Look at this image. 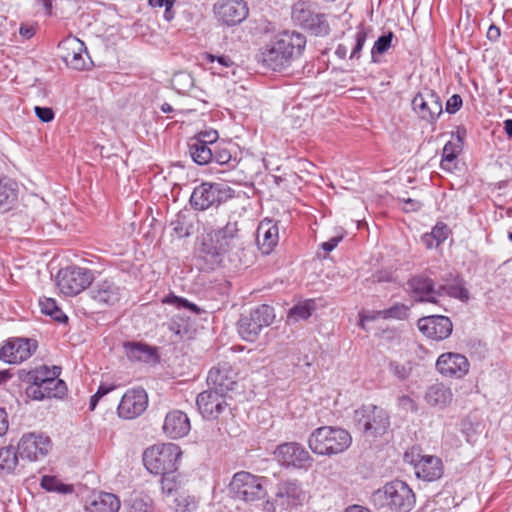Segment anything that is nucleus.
I'll use <instances>...</instances> for the list:
<instances>
[{"label": "nucleus", "mask_w": 512, "mask_h": 512, "mask_svg": "<svg viewBox=\"0 0 512 512\" xmlns=\"http://www.w3.org/2000/svg\"><path fill=\"white\" fill-rule=\"evenodd\" d=\"M306 38L298 32H284L262 47L257 55L262 64H283L297 60L305 49Z\"/></svg>", "instance_id": "3"}, {"label": "nucleus", "mask_w": 512, "mask_h": 512, "mask_svg": "<svg viewBox=\"0 0 512 512\" xmlns=\"http://www.w3.org/2000/svg\"><path fill=\"white\" fill-rule=\"evenodd\" d=\"M462 145L456 144L451 141L447 142L443 148L441 168L444 170H450V163H452L459 153L461 152Z\"/></svg>", "instance_id": "41"}, {"label": "nucleus", "mask_w": 512, "mask_h": 512, "mask_svg": "<svg viewBox=\"0 0 512 512\" xmlns=\"http://www.w3.org/2000/svg\"><path fill=\"white\" fill-rule=\"evenodd\" d=\"M427 456L428 455L421 454V449L419 447L413 446L411 449L404 453V461L412 465L416 472L420 466V463H422V461L425 460Z\"/></svg>", "instance_id": "48"}, {"label": "nucleus", "mask_w": 512, "mask_h": 512, "mask_svg": "<svg viewBox=\"0 0 512 512\" xmlns=\"http://www.w3.org/2000/svg\"><path fill=\"white\" fill-rule=\"evenodd\" d=\"M161 478V489L163 494L171 496L177 490V483L175 481L174 473L172 474H160Z\"/></svg>", "instance_id": "50"}, {"label": "nucleus", "mask_w": 512, "mask_h": 512, "mask_svg": "<svg viewBox=\"0 0 512 512\" xmlns=\"http://www.w3.org/2000/svg\"><path fill=\"white\" fill-rule=\"evenodd\" d=\"M352 443L350 433L340 427L316 428L308 438V446L317 455L332 456L346 451Z\"/></svg>", "instance_id": "4"}, {"label": "nucleus", "mask_w": 512, "mask_h": 512, "mask_svg": "<svg viewBox=\"0 0 512 512\" xmlns=\"http://www.w3.org/2000/svg\"><path fill=\"white\" fill-rule=\"evenodd\" d=\"M342 240V236H335L330 238L328 241L323 242L321 244L322 249L325 252H331L333 249H335L338 245V243Z\"/></svg>", "instance_id": "60"}, {"label": "nucleus", "mask_w": 512, "mask_h": 512, "mask_svg": "<svg viewBox=\"0 0 512 512\" xmlns=\"http://www.w3.org/2000/svg\"><path fill=\"white\" fill-rule=\"evenodd\" d=\"M19 33L25 39H30L35 34V28L33 26L21 25Z\"/></svg>", "instance_id": "64"}, {"label": "nucleus", "mask_w": 512, "mask_h": 512, "mask_svg": "<svg viewBox=\"0 0 512 512\" xmlns=\"http://www.w3.org/2000/svg\"><path fill=\"white\" fill-rule=\"evenodd\" d=\"M17 196V183L8 177L0 178V212L10 210Z\"/></svg>", "instance_id": "31"}, {"label": "nucleus", "mask_w": 512, "mask_h": 512, "mask_svg": "<svg viewBox=\"0 0 512 512\" xmlns=\"http://www.w3.org/2000/svg\"><path fill=\"white\" fill-rule=\"evenodd\" d=\"M215 60L218 61V64L224 65L229 64L230 59L227 56H215L208 52H202L200 53L199 57H197V64H202L203 62H214Z\"/></svg>", "instance_id": "54"}, {"label": "nucleus", "mask_w": 512, "mask_h": 512, "mask_svg": "<svg viewBox=\"0 0 512 512\" xmlns=\"http://www.w3.org/2000/svg\"><path fill=\"white\" fill-rule=\"evenodd\" d=\"M418 328L428 338L439 341L451 335L453 324L446 316L432 315L419 319Z\"/></svg>", "instance_id": "21"}, {"label": "nucleus", "mask_w": 512, "mask_h": 512, "mask_svg": "<svg viewBox=\"0 0 512 512\" xmlns=\"http://www.w3.org/2000/svg\"><path fill=\"white\" fill-rule=\"evenodd\" d=\"M424 400L431 407L444 409L453 400V393L450 387L443 383H434L427 387Z\"/></svg>", "instance_id": "28"}, {"label": "nucleus", "mask_w": 512, "mask_h": 512, "mask_svg": "<svg viewBox=\"0 0 512 512\" xmlns=\"http://www.w3.org/2000/svg\"><path fill=\"white\" fill-rule=\"evenodd\" d=\"M49 316L58 323H66L68 321V317L60 307H57Z\"/></svg>", "instance_id": "62"}, {"label": "nucleus", "mask_w": 512, "mask_h": 512, "mask_svg": "<svg viewBox=\"0 0 512 512\" xmlns=\"http://www.w3.org/2000/svg\"><path fill=\"white\" fill-rule=\"evenodd\" d=\"M213 162L225 166L228 170L234 169L239 164L235 146L229 142H220L214 145Z\"/></svg>", "instance_id": "29"}, {"label": "nucleus", "mask_w": 512, "mask_h": 512, "mask_svg": "<svg viewBox=\"0 0 512 512\" xmlns=\"http://www.w3.org/2000/svg\"><path fill=\"white\" fill-rule=\"evenodd\" d=\"M404 203L403 210L405 212H415L421 209L422 203L416 199L403 198L401 199Z\"/></svg>", "instance_id": "58"}, {"label": "nucleus", "mask_w": 512, "mask_h": 512, "mask_svg": "<svg viewBox=\"0 0 512 512\" xmlns=\"http://www.w3.org/2000/svg\"><path fill=\"white\" fill-rule=\"evenodd\" d=\"M409 308L402 304L397 303L388 309L377 311V315L382 319H405L408 316Z\"/></svg>", "instance_id": "46"}, {"label": "nucleus", "mask_w": 512, "mask_h": 512, "mask_svg": "<svg viewBox=\"0 0 512 512\" xmlns=\"http://www.w3.org/2000/svg\"><path fill=\"white\" fill-rule=\"evenodd\" d=\"M171 81L174 88L178 90L187 89L191 87L193 83L191 76L184 72L175 73Z\"/></svg>", "instance_id": "52"}, {"label": "nucleus", "mask_w": 512, "mask_h": 512, "mask_svg": "<svg viewBox=\"0 0 512 512\" xmlns=\"http://www.w3.org/2000/svg\"><path fill=\"white\" fill-rule=\"evenodd\" d=\"M312 13L313 12L307 2L297 1L292 6L291 17L295 23L303 27L304 25H307V22L310 19L309 17H312Z\"/></svg>", "instance_id": "40"}, {"label": "nucleus", "mask_w": 512, "mask_h": 512, "mask_svg": "<svg viewBox=\"0 0 512 512\" xmlns=\"http://www.w3.org/2000/svg\"><path fill=\"white\" fill-rule=\"evenodd\" d=\"M51 442L48 437L34 433L25 434L18 443V453L22 460L36 461L44 457L50 450Z\"/></svg>", "instance_id": "19"}, {"label": "nucleus", "mask_w": 512, "mask_h": 512, "mask_svg": "<svg viewBox=\"0 0 512 512\" xmlns=\"http://www.w3.org/2000/svg\"><path fill=\"white\" fill-rule=\"evenodd\" d=\"M413 110L424 120L433 123L442 114L440 97L431 89L418 92L412 100Z\"/></svg>", "instance_id": "15"}, {"label": "nucleus", "mask_w": 512, "mask_h": 512, "mask_svg": "<svg viewBox=\"0 0 512 512\" xmlns=\"http://www.w3.org/2000/svg\"><path fill=\"white\" fill-rule=\"evenodd\" d=\"M439 287V297L448 295L453 298L460 299L462 301H467L469 299V292L464 287L463 281L458 277L451 284H441Z\"/></svg>", "instance_id": "37"}, {"label": "nucleus", "mask_w": 512, "mask_h": 512, "mask_svg": "<svg viewBox=\"0 0 512 512\" xmlns=\"http://www.w3.org/2000/svg\"><path fill=\"white\" fill-rule=\"evenodd\" d=\"M127 512H150L152 510V501L148 497H131L125 503Z\"/></svg>", "instance_id": "45"}, {"label": "nucleus", "mask_w": 512, "mask_h": 512, "mask_svg": "<svg viewBox=\"0 0 512 512\" xmlns=\"http://www.w3.org/2000/svg\"><path fill=\"white\" fill-rule=\"evenodd\" d=\"M173 232L179 237L184 238L192 234L193 215L189 210H181L170 222Z\"/></svg>", "instance_id": "32"}, {"label": "nucleus", "mask_w": 512, "mask_h": 512, "mask_svg": "<svg viewBox=\"0 0 512 512\" xmlns=\"http://www.w3.org/2000/svg\"><path fill=\"white\" fill-rule=\"evenodd\" d=\"M231 192L232 190L223 184L204 182L194 188L190 204L195 210L204 211L232 198Z\"/></svg>", "instance_id": "11"}, {"label": "nucleus", "mask_w": 512, "mask_h": 512, "mask_svg": "<svg viewBox=\"0 0 512 512\" xmlns=\"http://www.w3.org/2000/svg\"><path fill=\"white\" fill-rule=\"evenodd\" d=\"M126 355L130 360L149 362L155 355L154 349L142 343L125 344Z\"/></svg>", "instance_id": "35"}, {"label": "nucleus", "mask_w": 512, "mask_h": 512, "mask_svg": "<svg viewBox=\"0 0 512 512\" xmlns=\"http://www.w3.org/2000/svg\"><path fill=\"white\" fill-rule=\"evenodd\" d=\"M18 450L13 446L2 447L0 449V472L10 474L14 472L19 463Z\"/></svg>", "instance_id": "36"}, {"label": "nucleus", "mask_w": 512, "mask_h": 512, "mask_svg": "<svg viewBox=\"0 0 512 512\" xmlns=\"http://www.w3.org/2000/svg\"><path fill=\"white\" fill-rule=\"evenodd\" d=\"M443 467L441 460L432 455H428L425 460L420 463L417 471L415 472L418 478L425 481H434L442 476Z\"/></svg>", "instance_id": "30"}, {"label": "nucleus", "mask_w": 512, "mask_h": 512, "mask_svg": "<svg viewBox=\"0 0 512 512\" xmlns=\"http://www.w3.org/2000/svg\"><path fill=\"white\" fill-rule=\"evenodd\" d=\"M218 138H219L218 132L214 129H209V130L200 131L192 139L202 142L203 144L208 145L210 147L211 146L214 147V145L218 144L217 143Z\"/></svg>", "instance_id": "49"}, {"label": "nucleus", "mask_w": 512, "mask_h": 512, "mask_svg": "<svg viewBox=\"0 0 512 512\" xmlns=\"http://www.w3.org/2000/svg\"><path fill=\"white\" fill-rule=\"evenodd\" d=\"M367 34L366 32L361 29L359 30L355 35V43L352 47L351 53H350V60H358L359 59V53L361 52L364 43L366 41Z\"/></svg>", "instance_id": "51"}, {"label": "nucleus", "mask_w": 512, "mask_h": 512, "mask_svg": "<svg viewBox=\"0 0 512 512\" xmlns=\"http://www.w3.org/2000/svg\"><path fill=\"white\" fill-rule=\"evenodd\" d=\"M353 421L359 431L372 438L385 434L390 425L388 413L374 404L362 405L356 409Z\"/></svg>", "instance_id": "8"}, {"label": "nucleus", "mask_w": 512, "mask_h": 512, "mask_svg": "<svg viewBox=\"0 0 512 512\" xmlns=\"http://www.w3.org/2000/svg\"><path fill=\"white\" fill-rule=\"evenodd\" d=\"M315 309V302L314 300H305L303 302H300L296 305H294L288 313V318L290 320L299 321V320H306L311 315L312 312Z\"/></svg>", "instance_id": "39"}, {"label": "nucleus", "mask_w": 512, "mask_h": 512, "mask_svg": "<svg viewBox=\"0 0 512 512\" xmlns=\"http://www.w3.org/2000/svg\"><path fill=\"white\" fill-rule=\"evenodd\" d=\"M375 505L388 507L394 512H410L416 502L413 490L401 480L386 483L372 496Z\"/></svg>", "instance_id": "5"}, {"label": "nucleus", "mask_w": 512, "mask_h": 512, "mask_svg": "<svg viewBox=\"0 0 512 512\" xmlns=\"http://www.w3.org/2000/svg\"><path fill=\"white\" fill-rule=\"evenodd\" d=\"M468 359L458 353H444L436 362V368L440 374L446 377L462 378L469 371Z\"/></svg>", "instance_id": "23"}, {"label": "nucleus", "mask_w": 512, "mask_h": 512, "mask_svg": "<svg viewBox=\"0 0 512 512\" xmlns=\"http://www.w3.org/2000/svg\"><path fill=\"white\" fill-rule=\"evenodd\" d=\"M218 18L227 25H237L244 21L249 13L244 0H224L214 7Z\"/></svg>", "instance_id": "24"}, {"label": "nucleus", "mask_w": 512, "mask_h": 512, "mask_svg": "<svg viewBox=\"0 0 512 512\" xmlns=\"http://www.w3.org/2000/svg\"><path fill=\"white\" fill-rule=\"evenodd\" d=\"M304 25L303 28L308 30L315 36H326L329 34L330 28L323 14L312 13V17Z\"/></svg>", "instance_id": "38"}, {"label": "nucleus", "mask_w": 512, "mask_h": 512, "mask_svg": "<svg viewBox=\"0 0 512 512\" xmlns=\"http://www.w3.org/2000/svg\"><path fill=\"white\" fill-rule=\"evenodd\" d=\"M94 281L92 270L76 265L61 269L57 275V286L66 296H75L84 291Z\"/></svg>", "instance_id": "9"}, {"label": "nucleus", "mask_w": 512, "mask_h": 512, "mask_svg": "<svg viewBox=\"0 0 512 512\" xmlns=\"http://www.w3.org/2000/svg\"><path fill=\"white\" fill-rule=\"evenodd\" d=\"M61 368L58 366H42L29 371L21 379L30 383L26 388V394L33 400H44L46 398H62L67 392L65 382L59 379Z\"/></svg>", "instance_id": "2"}, {"label": "nucleus", "mask_w": 512, "mask_h": 512, "mask_svg": "<svg viewBox=\"0 0 512 512\" xmlns=\"http://www.w3.org/2000/svg\"><path fill=\"white\" fill-rule=\"evenodd\" d=\"M188 147L192 160L198 165H206L213 162V147L205 145L194 139L190 140Z\"/></svg>", "instance_id": "34"}, {"label": "nucleus", "mask_w": 512, "mask_h": 512, "mask_svg": "<svg viewBox=\"0 0 512 512\" xmlns=\"http://www.w3.org/2000/svg\"><path fill=\"white\" fill-rule=\"evenodd\" d=\"M398 405L401 408L406 409V410H410V411L417 410V405H416L415 401L408 395H403V396L399 397Z\"/></svg>", "instance_id": "59"}, {"label": "nucleus", "mask_w": 512, "mask_h": 512, "mask_svg": "<svg viewBox=\"0 0 512 512\" xmlns=\"http://www.w3.org/2000/svg\"><path fill=\"white\" fill-rule=\"evenodd\" d=\"M240 244L238 222L229 220L223 227L212 229L203 236L199 252L203 259L214 265L219 264L225 254Z\"/></svg>", "instance_id": "1"}, {"label": "nucleus", "mask_w": 512, "mask_h": 512, "mask_svg": "<svg viewBox=\"0 0 512 512\" xmlns=\"http://www.w3.org/2000/svg\"><path fill=\"white\" fill-rule=\"evenodd\" d=\"M207 384L210 389L226 395L237 384L236 373L229 363L218 364L209 371Z\"/></svg>", "instance_id": "22"}, {"label": "nucleus", "mask_w": 512, "mask_h": 512, "mask_svg": "<svg viewBox=\"0 0 512 512\" xmlns=\"http://www.w3.org/2000/svg\"><path fill=\"white\" fill-rule=\"evenodd\" d=\"M265 479L246 471L236 473L231 482L230 490L234 497L246 502L261 500L266 496Z\"/></svg>", "instance_id": "10"}, {"label": "nucleus", "mask_w": 512, "mask_h": 512, "mask_svg": "<svg viewBox=\"0 0 512 512\" xmlns=\"http://www.w3.org/2000/svg\"><path fill=\"white\" fill-rule=\"evenodd\" d=\"M162 302L164 304L172 305L177 309H187L195 314H200L201 309L194 303L188 301L186 298L179 297L173 293L168 294Z\"/></svg>", "instance_id": "42"}, {"label": "nucleus", "mask_w": 512, "mask_h": 512, "mask_svg": "<svg viewBox=\"0 0 512 512\" xmlns=\"http://www.w3.org/2000/svg\"><path fill=\"white\" fill-rule=\"evenodd\" d=\"M432 237L436 239V243H443L449 234L448 226L443 222H438L430 232Z\"/></svg>", "instance_id": "53"}, {"label": "nucleus", "mask_w": 512, "mask_h": 512, "mask_svg": "<svg viewBox=\"0 0 512 512\" xmlns=\"http://www.w3.org/2000/svg\"><path fill=\"white\" fill-rule=\"evenodd\" d=\"M84 55L91 61L85 43L75 36H69L58 44V56L65 64L78 61L85 64Z\"/></svg>", "instance_id": "26"}, {"label": "nucleus", "mask_w": 512, "mask_h": 512, "mask_svg": "<svg viewBox=\"0 0 512 512\" xmlns=\"http://www.w3.org/2000/svg\"><path fill=\"white\" fill-rule=\"evenodd\" d=\"M89 289V296L101 308L112 307L120 302L124 295V287L113 278L97 280Z\"/></svg>", "instance_id": "14"}, {"label": "nucleus", "mask_w": 512, "mask_h": 512, "mask_svg": "<svg viewBox=\"0 0 512 512\" xmlns=\"http://www.w3.org/2000/svg\"><path fill=\"white\" fill-rule=\"evenodd\" d=\"M9 427L8 415L4 408L0 407V436H3Z\"/></svg>", "instance_id": "61"}, {"label": "nucleus", "mask_w": 512, "mask_h": 512, "mask_svg": "<svg viewBox=\"0 0 512 512\" xmlns=\"http://www.w3.org/2000/svg\"><path fill=\"white\" fill-rule=\"evenodd\" d=\"M39 305L41 312L48 316L58 307L56 301L52 298L40 299Z\"/></svg>", "instance_id": "57"}, {"label": "nucleus", "mask_w": 512, "mask_h": 512, "mask_svg": "<svg viewBox=\"0 0 512 512\" xmlns=\"http://www.w3.org/2000/svg\"><path fill=\"white\" fill-rule=\"evenodd\" d=\"M394 34L389 31L381 35L374 43L371 50V57L373 62H378L377 55L385 53L390 47Z\"/></svg>", "instance_id": "43"}, {"label": "nucleus", "mask_w": 512, "mask_h": 512, "mask_svg": "<svg viewBox=\"0 0 512 512\" xmlns=\"http://www.w3.org/2000/svg\"><path fill=\"white\" fill-rule=\"evenodd\" d=\"M182 452L173 443L154 445L143 453V463L147 470L155 475L172 474L178 469Z\"/></svg>", "instance_id": "6"}, {"label": "nucleus", "mask_w": 512, "mask_h": 512, "mask_svg": "<svg viewBox=\"0 0 512 512\" xmlns=\"http://www.w3.org/2000/svg\"><path fill=\"white\" fill-rule=\"evenodd\" d=\"M275 320L274 308L262 304L249 311V313L241 314L237 323V332L240 338L246 342H255L262 330L270 326Z\"/></svg>", "instance_id": "7"}, {"label": "nucleus", "mask_w": 512, "mask_h": 512, "mask_svg": "<svg viewBox=\"0 0 512 512\" xmlns=\"http://www.w3.org/2000/svg\"><path fill=\"white\" fill-rule=\"evenodd\" d=\"M389 371L400 381H405L411 374L412 366L410 363H399L391 361L388 365Z\"/></svg>", "instance_id": "47"}, {"label": "nucleus", "mask_w": 512, "mask_h": 512, "mask_svg": "<svg viewBox=\"0 0 512 512\" xmlns=\"http://www.w3.org/2000/svg\"><path fill=\"white\" fill-rule=\"evenodd\" d=\"M120 508V500L112 493L101 492L90 503L91 512H117Z\"/></svg>", "instance_id": "33"}, {"label": "nucleus", "mask_w": 512, "mask_h": 512, "mask_svg": "<svg viewBox=\"0 0 512 512\" xmlns=\"http://www.w3.org/2000/svg\"><path fill=\"white\" fill-rule=\"evenodd\" d=\"M196 404L205 419H217L227 407L226 395L209 388L198 394Z\"/></svg>", "instance_id": "20"}, {"label": "nucleus", "mask_w": 512, "mask_h": 512, "mask_svg": "<svg viewBox=\"0 0 512 512\" xmlns=\"http://www.w3.org/2000/svg\"><path fill=\"white\" fill-rule=\"evenodd\" d=\"M148 406V396L144 389L128 390L118 405V415L124 419H134L140 416Z\"/></svg>", "instance_id": "18"}, {"label": "nucleus", "mask_w": 512, "mask_h": 512, "mask_svg": "<svg viewBox=\"0 0 512 512\" xmlns=\"http://www.w3.org/2000/svg\"><path fill=\"white\" fill-rule=\"evenodd\" d=\"M162 429L163 433L170 439L183 438L191 430L190 419L181 410H171L165 416Z\"/></svg>", "instance_id": "25"}, {"label": "nucleus", "mask_w": 512, "mask_h": 512, "mask_svg": "<svg viewBox=\"0 0 512 512\" xmlns=\"http://www.w3.org/2000/svg\"><path fill=\"white\" fill-rule=\"evenodd\" d=\"M307 498V492L302 482L297 479L282 480L277 484L274 503L284 511H291L302 506Z\"/></svg>", "instance_id": "13"}, {"label": "nucleus", "mask_w": 512, "mask_h": 512, "mask_svg": "<svg viewBox=\"0 0 512 512\" xmlns=\"http://www.w3.org/2000/svg\"><path fill=\"white\" fill-rule=\"evenodd\" d=\"M257 245L263 254H270L279 241V229L270 219H264L257 228Z\"/></svg>", "instance_id": "27"}, {"label": "nucleus", "mask_w": 512, "mask_h": 512, "mask_svg": "<svg viewBox=\"0 0 512 512\" xmlns=\"http://www.w3.org/2000/svg\"><path fill=\"white\" fill-rule=\"evenodd\" d=\"M41 486L49 492L66 494L73 491L72 486L63 484L56 477L48 475L42 477Z\"/></svg>", "instance_id": "44"}, {"label": "nucleus", "mask_w": 512, "mask_h": 512, "mask_svg": "<svg viewBox=\"0 0 512 512\" xmlns=\"http://www.w3.org/2000/svg\"><path fill=\"white\" fill-rule=\"evenodd\" d=\"M462 104L463 101L461 96L458 94H454L446 102V112L449 114H454L460 110Z\"/></svg>", "instance_id": "55"}, {"label": "nucleus", "mask_w": 512, "mask_h": 512, "mask_svg": "<svg viewBox=\"0 0 512 512\" xmlns=\"http://www.w3.org/2000/svg\"><path fill=\"white\" fill-rule=\"evenodd\" d=\"M407 291L415 302L438 303L439 287H436L433 279L424 274L412 276L407 281Z\"/></svg>", "instance_id": "16"}, {"label": "nucleus", "mask_w": 512, "mask_h": 512, "mask_svg": "<svg viewBox=\"0 0 512 512\" xmlns=\"http://www.w3.org/2000/svg\"><path fill=\"white\" fill-rule=\"evenodd\" d=\"M421 242L425 245L427 249L438 247L440 245L439 243H436V239L432 237L431 233H425L421 237Z\"/></svg>", "instance_id": "63"}, {"label": "nucleus", "mask_w": 512, "mask_h": 512, "mask_svg": "<svg viewBox=\"0 0 512 512\" xmlns=\"http://www.w3.org/2000/svg\"><path fill=\"white\" fill-rule=\"evenodd\" d=\"M274 456L278 463L286 469L307 471L314 462L309 451L298 442H285L278 445L274 451Z\"/></svg>", "instance_id": "12"}, {"label": "nucleus", "mask_w": 512, "mask_h": 512, "mask_svg": "<svg viewBox=\"0 0 512 512\" xmlns=\"http://www.w3.org/2000/svg\"><path fill=\"white\" fill-rule=\"evenodd\" d=\"M36 348V342L31 339L11 338L0 349V359L9 364H18L28 359Z\"/></svg>", "instance_id": "17"}, {"label": "nucleus", "mask_w": 512, "mask_h": 512, "mask_svg": "<svg viewBox=\"0 0 512 512\" xmlns=\"http://www.w3.org/2000/svg\"><path fill=\"white\" fill-rule=\"evenodd\" d=\"M36 116L43 122L49 123L54 119V112L49 107L36 106L34 108Z\"/></svg>", "instance_id": "56"}]
</instances>
